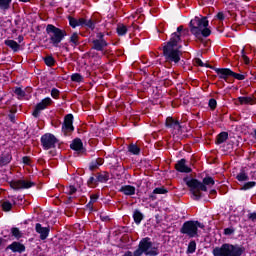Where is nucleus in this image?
Here are the masks:
<instances>
[{
	"mask_svg": "<svg viewBox=\"0 0 256 256\" xmlns=\"http://www.w3.org/2000/svg\"><path fill=\"white\" fill-rule=\"evenodd\" d=\"M181 31L183 26L177 28V32L172 33L170 40L163 46V55L167 63H179L181 61Z\"/></svg>",
	"mask_w": 256,
	"mask_h": 256,
	"instance_id": "nucleus-1",
	"label": "nucleus"
},
{
	"mask_svg": "<svg viewBox=\"0 0 256 256\" xmlns=\"http://www.w3.org/2000/svg\"><path fill=\"white\" fill-rule=\"evenodd\" d=\"M184 183L189 187L192 199H194V201H199V199L203 197L201 191H207V186L213 187V185H215V180L213 177H205L201 182L195 178L186 177L184 178Z\"/></svg>",
	"mask_w": 256,
	"mask_h": 256,
	"instance_id": "nucleus-2",
	"label": "nucleus"
},
{
	"mask_svg": "<svg viewBox=\"0 0 256 256\" xmlns=\"http://www.w3.org/2000/svg\"><path fill=\"white\" fill-rule=\"evenodd\" d=\"M190 27V31L195 37H201V35L203 37H209V35H211V30L207 28L209 27V20H207V17L201 19L196 16L190 21Z\"/></svg>",
	"mask_w": 256,
	"mask_h": 256,
	"instance_id": "nucleus-3",
	"label": "nucleus"
},
{
	"mask_svg": "<svg viewBox=\"0 0 256 256\" xmlns=\"http://www.w3.org/2000/svg\"><path fill=\"white\" fill-rule=\"evenodd\" d=\"M243 253H245V248L229 243L215 247L212 251V255L214 256H241Z\"/></svg>",
	"mask_w": 256,
	"mask_h": 256,
	"instance_id": "nucleus-4",
	"label": "nucleus"
},
{
	"mask_svg": "<svg viewBox=\"0 0 256 256\" xmlns=\"http://www.w3.org/2000/svg\"><path fill=\"white\" fill-rule=\"evenodd\" d=\"M157 256L159 255V247L155 246L151 242V238L146 237L143 238L138 245V249H136L133 253V256Z\"/></svg>",
	"mask_w": 256,
	"mask_h": 256,
	"instance_id": "nucleus-5",
	"label": "nucleus"
},
{
	"mask_svg": "<svg viewBox=\"0 0 256 256\" xmlns=\"http://www.w3.org/2000/svg\"><path fill=\"white\" fill-rule=\"evenodd\" d=\"M199 229H205V225L199 221L189 220L183 223L180 233L186 235L189 239L199 237Z\"/></svg>",
	"mask_w": 256,
	"mask_h": 256,
	"instance_id": "nucleus-6",
	"label": "nucleus"
},
{
	"mask_svg": "<svg viewBox=\"0 0 256 256\" xmlns=\"http://www.w3.org/2000/svg\"><path fill=\"white\" fill-rule=\"evenodd\" d=\"M46 33L50 38V43H52L54 47H59V43L67 36L65 30L57 28L52 24L47 25Z\"/></svg>",
	"mask_w": 256,
	"mask_h": 256,
	"instance_id": "nucleus-7",
	"label": "nucleus"
},
{
	"mask_svg": "<svg viewBox=\"0 0 256 256\" xmlns=\"http://www.w3.org/2000/svg\"><path fill=\"white\" fill-rule=\"evenodd\" d=\"M41 145L45 151H49V149H55V145H57V138L51 133L44 134L41 137Z\"/></svg>",
	"mask_w": 256,
	"mask_h": 256,
	"instance_id": "nucleus-8",
	"label": "nucleus"
},
{
	"mask_svg": "<svg viewBox=\"0 0 256 256\" xmlns=\"http://www.w3.org/2000/svg\"><path fill=\"white\" fill-rule=\"evenodd\" d=\"M92 45V49L95 51H105V47H107L109 43L105 40V35L103 33H98L97 39L92 41Z\"/></svg>",
	"mask_w": 256,
	"mask_h": 256,
	"instance_id": "nucleus-9",
	"label": "nucleus"
},
{
	"mask_svg": "<svg viewBox=\"0 0 256 256\" xmlns=\"http://www.w3.org/2000/svg\"><path fill=\"white\" fill-rule=\"evenodd\" d=\"M51 103H52L51 98L47 97L43 99L40 103L36 105L35 110L32 113L33 117L35 118L39 117L41 111H43V109H47V107H49Z\"/></svg>",
	"mask_w": 256,
	"mask_h": 256,
	"instance_id": "nucleus-10",
	"label": "nucleus"
},
{
	"mask_svg": "<svg viewBox=\"0 0 256 256\" xmlns=\"http://www.w3.org/2000/svg\"><path fill=\"white\" fill-rule=\"evenodd\" d=\"M75 128L73 127V114H68L64 118V123L62 125V131L65 135L71 133Z\"/></svg>",
	"mask_w": 256,
	"mask_h": 256,
	"instance_id": "nucleus-11",
	"label": "nucleus"
},
{
	"mask_svg": "<svg viewBox=\"0 0 256 256\" xmlns=\"http://www.w3.org/2000/svg\"><path fill=\"white\" fill-rule=\"evenodd\" d=\"M34 185L35 182L25 180H17L11 183L12 189H31Z\"/></svg>",
	"mask_w": 256,
	"mask_h": 256,
	"instance_id": "nucleus-12",
	"label": "nucleus"
},
{
	"mask_svg": "<svg viewBox=\"0 0 256 256\" xmlns=\"http://www.w3.org/2000/svg\"><path fill=\"white\" fill-rule=\"evenodd\" d=\"M214 69L215 73L219 76L220 79H224L227 81L229 77H232L233 71L229 68H212Z\"/></svg>",
	"mask_w": 256,
	"mask_h": 256,
	"instance_id": "nucleus-13",
	"label": "nucleus"
},
{
	"mask_svg": "<svg viewBox=\"0 0 256 256\" xmlns=\"http://www.w3.org/2000/svg\"><path fill=\"white\" fill-rule=\"evenodd\" d=\"M135 191H137V189L135 188V186H131V185H123L119 189V193H122L127 197H131L135 195Z\"/></svg>",
	"mask_w": 256,
	"mask_h": 256,
	"instance_id": "nucleus-14",
	"label": "nucleus"
},
{
	"mask_svg": "<svg viewBox=\"0 0 256 256\" xmlns=\"http://www.w3.org/2000/svg\"><path fill=\"white\" fill-rule=\"evenodd\" d=\"M185 163H186L185 159H181L176 163L175 168L176 170L179 171V173H191V168L188 167Z\"/></svg>",
	"mask_w": 256,
	"mask_h": 256,
	"instance_id": "nucleus-15",
	"label": "nucleus"
},
{
	"mask_svg": "<svg viewBox=\"0 0 256 256\" xmlns=\"http://www.w3.org/2000/svg\"><path fill=\"white\" fill-rule=\"evenodd\" d=\"M36 232L39 233L42 241H45V239L49 237V228L41 226L40 223L36 224Z\"/></svg>",
	"mask_w": 256,
	"mask_h": 256,
	"instance_id": "nucleus-16",
	"label": "nucleus"
},
{
	"mask_svg": "<svg viewBox=\"0 0 256 256\" xmlns=\"http://www.w3.org/2000/svg\"><path fill=\"white\" fill-rule=\"evenodd\" d=\"M166 127H170L176 131H181V124H179V121L173 119L172 117H168L166 119Z\"/></svg>",
	"mask_w": 256,
	"mask_h": 256,
	"instance_id": "nucleus-17",
	"label": "nucleus"
},
{
	"mask_svg": "<svg viewBox=\"0 0 256 256\" xmlns=\"http://www.w3.org/2000/svg\"><path fill=\"white\" fill-rule=\"evenodd\" d=\"M13 159V156H11V153L4 152L0 156V167H5V165H9L11 163V160Z\"/></svg>",
	"mask_w": 256,
	"mask_h": 256,
	"instance_id": "nucleus-18",
	"label": "nucleus"
},
{
	"mask_svg": "<svg viewBox=\"0 0 256 256\" xmlns=\"http://www.w3.org/2000/svg\"><path fill=\"white\" fill-rule=\"evenodd\" d=\"M68 21L70 26L75 29V27H83V23H85V18L75 19L71 16H68Z\"/></svg>",
	"mask_w": 256,
	"mask_h": 256,
	"instance_id": "nucleus-19",
	"label": "nucleus"
},
{
	"mask_svg": "<svg viewBox=\"0 0 256 256\" xmlns=\"http://www.w3.org/2000/svg\"><path fill=\"white\" fill-rule=\"evenodd\" d=\"M8 249H11L13 253H23V251H25V245L19 242H13L11 245L8 246Z\"/></svg>",
	"mask_w": 256,
	"mask_h": 256,
	"instance_id": "nucleus-20",
	"label": "nucleus"
},
{
	"mask_svg": "<svg viewBox=\"0 0 256 256\" xmlns=\"http://www.w3.org/2000/svg\"><path fill=\"white\" fill-rule=\"evenodd\" d=\"M4 43L7 47H10L14 53H17V51L21 49V45H19V43H17L15 40H5Z\"/></svg>",
	"mask_w": 256,
	"mask_h": 256,
	"instance_id": "nucleus-21",
	"label": "nucleus"
},
{
	"mask_svg": "<svg viewBox=\"0 0 256 256\" xmlns=\"http://www.w3.org/2000/svg\"><path fill=\"white\" fill-rule=\"evenodd\" d=\"M71 149H73L74 151H81L83 149V142L81 141V139L76 138L74 139V141L71 143L70 145Z\"/></svg>",
	"mask_w": 256,
	"mask_h": 256,
	"instance_id": "nucleus-22",
	"label": "nucleus"
},
{
	"mask_svg": "<svg viewBox=\"0 0 256 256\" xmlns=\"http://www.w3.org/2000/svg\"><path fill=\"white\" fill-rule=\"evenodd\" d=\"M165 193H168L167 189H165V187H159V188H155L152 192V194L150 195L151 199H157V197H155V195H165Z\"/></svg>",
	"mask_w": 256,
	"mask_h": 256,
	"instance_id": "nucleus-23",
	"label": "nucleus"
},
{
	"mask_svg": "<svg viewBox=\"0 0 256 256\" xmlns=\"http://www.w3.org/2000/svg\"><path fill=\"white\" fill-rule=\"evenodd\" d=\"M226 139H229V133L227 132H221L217 138L216 143L217 145H221L222 143H225Z\"/></svg>",
	"mask_w": 256,
	"mask_h": 256,
	"instance_id": "nucleus-24",
	"label": "nucleus"
},
{
	"mask_svg": "<svg viewBox=\"0 0 256 256\" xmlns=\"http://www.w3.org/2000/svg\"><path fill=\"white\" fill-rule=\"evenodd\" d=\"M238 101L241 105H253L255 103V99L252 97H239Z\"/></svg>",
	"mask_w": 256,
	"mask_h": 256,
	"instance_id": "nucleus-25",
	"label": "nucleus"
},
{
	"mask_svg": "<svg viewBox=\"0 0 256 256\" xmlns=\"http://www.w3.org/2000/svg\"><path fill=\"white\" fill-rule=\"evenodd\" d=\"M96 179L98 183H107V181H109V173L107 172L99 173Z\"/></svg>",
	"mask_w": 256,
	"mask_h": 256,
	"instance_id": "nucleus-26",
	"label": "nucleus"
},
{
	"mask_svg": "<svg viewBox=\"0 0 256 256\" xmlns=\"http://www.w3.org/2000/svg\"><path fill=\"white\" fill-rule=\"evenodd\" d=\"M143 213H141V211L139 210H135L133 213V219L134 222L136 223V225H139L141 223V221H143Z\"/></svg>",
	"mask_w": 256,
	"mask_h": 256,
	"instance_id": "nucleus-27",
	"label": "nucleus"
},
{
	"mask_svg": "<svg viewBox=\"0 0 256 256\" xmlns=\"http://www.w3.org/2000/svg\"><path fill=\"white\" fill-rule=\"evenodd\" d=\"M129 153H132V155H139L141 153V149L137 147V144H130L128 146Z\"/></svg>",
	"mask_w": 256,
	"mask_h": 256,
	"instance_id": "nucleus-28",
	"label": "nucleus"
},
{
	"mask_svg": "<svg viewBox=\"0 0 256 256\" xmlns=\"http://www.w3.org/2000/svg\"><path fill=\"white\" fill-rule=\"evenodd\" d=\"M116 31L118 33V35L123 36L127 34V26H125L124 24H118Z\"/></svg>",
	"mask_w": 256,
	"mask_h": 256,
	"instance_id": "nucleus-29",
	"label": "nucleus"
},
{
	"mask_svg": "<svg viewBox=\"0 0 256 256\" xmlns=\"http://www.w3.org/2000/svg\"><path fill=\"white\" fill-rule=\"evenodd\" d=\"M103 165V159H97L90 163V169L93 171L94 169H97V167Z\"/></svg>",
	"mask_w": 256,
	"mask_h": 256,
	"instance_id": "nucleus-30",
	"label": "nucleus"
},
{
	"mask_svg": "<svg viewBox=\"0 0 256 256\" xmlns=\"http://www.w3.org/2000/svg\"><path fill=\"white\" fill-rule=\"evenodd\" d=\"M236 179L238 181H248L249 176L247 175V173H245V170H241V172L237 174Z\"/></svg>",
	"mask_w": 256,
	"mask_h": 256,
	"instance_id": "nucleus-31",
	"label": "nucleus"
},
{
	"mask_svg": "<svg viewBox=\"0 0 256 256\" xmlns=\"http://www.w3.org/2000/svg\"><path fill=\"white\" fill-rule=\"evenodd\" d=\"M70 42L74 47H77V45H79V34H77V32L72 34V36L70 37Z\"/></svg>",
	"mask_w": 256,
	"mask_h": 256,
	"instance_id": "nucleus-32",
	"label": "nucleus"
},
{
	"mask_svg": "<svg viewBox=\"0 0 256 256\" xmlns=\"http://www.w3.org/2000/svg\"><path fill=\"white\" fill-rule=\"evenodd\" d=\"M196 249L197 243L194 240H192L188 245L187 253H195Z\"/></svg>",
	"mask_w": 256,
	"mask_h": 256,
	"instance_id": "nucleus-33",
	"label": "nucleus"
},
{
	"mask_svg": "<svg viewBox=\"0 0 256 256\" xmlns=\"http://www.w3.org/2000/svg\"><path fill=\"white\" fill-rule=\"evenodd\" d=\"M45 64L48 66V67H53V65H55V59L52 57V56H47L45 59Z\"/></svg>",
	"mask_w": 256,
	"mask_h": 256,
	"instance_id": "nucleus-34",
	"label": "nucleus"
},
{
	"mask_svg": "<svg viewBox=\"0 0 256 256\" xmlns=\"http://www.w3.org/2000/svg\"><path fill=\"white\" fill-rule=\"evenodd\" d=\"M11 5V0H0V9H9Z\"/></svg>",
	"mask_w": 256,
	"mask_h": 256,
	"instance_id": "nucleus-35",
	"label": "nucleus"
},
{
	"mask_svg": "<svg viewBox=\"0 0 256 256\" xmlns=\"http://www.w3.org/2000/svg\"><path fill=\"white\" fill-rule=\"evenodd\" d=\"M71 79L76 83H81V81H83V76H81V74L79 73H75V74H72Z\"/></svg>",
	"mask_w": 256,
	"mask_h": 256,
	"instance_id": "nucleus-36",
	"label": "nucleus"
},
{
	"mask_svg": "<svg viewBox=\"0 0 256 256\" xmlns=\"http://www.w3.org/2000/svg\"><path fill=\"white\" fill-rule=\"evenodd\" d=\"M2 208L3 211H11V209H13V204H11L9 201H5L2 203Z\"/></svg>",
	"mask_w": 256,
	"mask_h": 256,
	"instance_id": "nucleus-37",
	"label": "nucleus"
},
{
	"mask_svg": "<svg viewBox=\"0 0 256 256\" xmlns=\"http://www.w3.org/2000/svg\"><path fill=\"white\" fill-rule=\"evenodd\" d=\"M14 93L18 96V99H23V97H25V92L19 87L15 88Z\"/></svg>",
	"mask_w": 256,
	"mask_h": 256,
	"instance_id": "nucleus-38",
	"label": "nucleus"
},
{
	"mask_svg": "<svg viewBox=\"0 0 256 256\" xmlns=\"http://www.w3.org/2000/svg\"><path fill=\"white\" fill-rule=\"evenodd\" d=\"M83 26L88 27L89 29H95V23H93V20L84 19Z\"/></svg>",
	"mask_w": 256,
	"mask_h": 256,
	"instance_id": "nucleus-39",
	"label": "nucleus"
},
{
	"mask_svg": "<svg viewBox=\"0 0 256 256\" xmlns=\"http://www.w3.org/2000/svg\"><path fill=\"white\" fill-rule=\"evenodd\" d=\"M66 193H68V195H75V193H77V188H75L73 185L68 186L66 188Z\"/></svg>",
	"mask_w": 256,
	"mask_h": 256,
	"instance_id": "nucleus-40",
	"label": "nucleus"
},
{
	"mask_svg": "<svg viewBox=\"0 0 256 256\" xmlns=\"http://www.w3.org/2000/svg\"><path fill=\"white\" fill-rule=\"evenodd\" d=\"M232 77H234V79H237L238 81L245 80V74H239V73H235L233 71H232Z\"/></svg>",
	"mask_w": 256,
	"mask_h": 256,
	"instance_id": "nucleus-41",
	"label": "nucleus"
},
{
	"mask_svg": "<svg viewBox=\"0 0 256 256\" xmlns=\"http://www.w3.org/2000/svg\"><path fill=\"white\" fill-rule=\"evenodd\" d=\"M196 65H199V67H209L210 69H213L211 65L203 63V61L199 58L195 60Z\"/></svg>",
	"mask_w": 256,
	"mask_h": 256,
	"instance_id": "nucleus-42",
	"label": "nucleus"
},
{
	"mask_svg": "<svg viewBox=\"0 0 256 256\" xmlns=\"http://www.w3.org/2000/svg\"><path fill=\"white\" fill-rule=\"evenodd\" d=\"M255 185H256L255 181L247 182L246 184H244L242 189H244V190L253 189V187H255Z\"/></svg>",
	"mask_w": 256,
	"mask_h": 256,
	"instance_id": "nucleus-43",
	"label": "nucleus"
},
{
	"mask_svg": "<svg viewBox=\"0 0 256 256\" xmlns=\"http://www.w3.org/2000/svg\"><path fill=\"white\" fill-rule=\"evenodd\" d=\"M97 199H99V194H92L90 196V202L88 205H93V203H97Z\"/></svg>",
	"mask_w": 256,
	"mask_h": 256,
	"instance_id": "nucleus-44",
	"label": "nucleus"
},
{
	"mask_svg": "<svg viewBox=\"0 0 256 256\" xmlns=\"http://www.w3.org/2000/svg\"><path fill=\"white\" fill-rule=\"evenodd\" d=\"M51 95L54 99H57L59 97V90L57 88H53L51 90Z\"/></svg>",
	"mask_w": 256,
	"mask_h": 256,
	"instance_id": "nucleus-45",
	"label": "nucleus"
},
{
	"mask_svg": "<svg viewBox=\"0 0 256 256\" xmlns=\"http://www.w3.org/2000/svg\"><path fill=\"white\" fill-rule=\"evenodd\" d=\"M12 235L14 237H21V231H19V228H12Z\"/></svg>",
	"mask_w": 256,
	"mask_h": 256,
	"instance_id": "nucleus-46",
	"label": "nucleus"
},
{
	"mask_svg": "<svg viewBox=\"0 0 256 256\" xmlns=\"http://www.w3.org/2000/svg\"><path fill=\"white\" fill-rule=\"evenodd\" d=\"M209 107L211 108V109H215V107H217V100H215V99H210L209 100Z\"/></svg>",
	"mask_w": 256,
	"mask_h": 256,
	"instance_id": "nucleus-47",
	"label": "nucleus"
},
{
	"mask_svg": "<svg viewBox=\"0 0 256 256\" xmlns=\"http://www.w3.org/2000/svg\"><path fill=\"white\" fill-rule=\"evenodd\" d=\"M233 233H235V229H233V228H225L224 229V234H226V235H233Z\"/></svg>",
	"mask_w": 256,
	"mask_h": 256,
	"instance_id": "nucleus-48",
	"label": "nucleus"
},
{
	"mask_svg": "<svg viewBox=\"0 0 256 256\" xmlns=\"http://www.w3.org/2000/svg\"><path fill=\"white\" fill-rule=\"evenodd\" d=\"M216 18L219 19V21H223V19H225V14H223V12H219L216 15Z\"/></svg>",
	"mask_w": 256,
	"mask_h": 256,
	"instance_id": "nucleus-49",
	"label": "nucleus"
},
{
	"mask_svg": "<svg viewBox=\"0 0 256 256\" xmlns=\"http://www.w3.org/2000/svg\"><path fill=\"white\" fill-rule=\"evenodd\" d=\"M97 178L95 179V177L91 176L88 180V185H93V183H97Z\"/></svg>",
	"mask_w": 256,
	"mask_h": 256,
	"instance_id": "nucleus-50",
	"label": "nucleus"
},
{
	"mask_svg": "<svg viewBox=\"0 0 256 256\" xmlns=\"http://www.w3.org/2000/svg\"><path fill=\"white\" fill-rule=\"evenodd\" d=\"M248 219H250V221H256V213H250L248 215Z\"/></svg>",
	"mask_w": 256,
	"mask_h": 256,
	"instance_id": "nucleus-51",
	"label": "nucleus"
},
{
	"mask_svg": "<svg viewBox=\"0 0 256 256\" xmlns=\"http://www.w3.org/2000/svg\"><path fill=\"white\" fill-rule=\"evenodd\" d=\"M22 160L25 165H29V161H31L27 156L23 157Z\"/></svg>",
	"mask_w": 256,
	"mask_h": 256,
	"instance_id": "nucleus-52",
	"label": "nucleus"
},
{
	"mask_svg": "<svg viewBox=\"0 0 256 256\" xmlns=\"http://www.w3.org/2000/svg\"><path fill=\"white\" fill-rule=\"evenodd\" d=\"M243 59L244 63H246V65H249V57H247V55H243Z\"/></svg>",
	"mask_w": 256,
	"mask_h": 256,
	"instance_id": "nucleus-53",
	"label": "nucleus"
},
{
	"mask_svg": "<svg viewBox=\"0 0 256 256\" xmlns=\"http://www.w3.org/2000/svg\"><path fill=\"white\" fill-rule=\"evenodd\" d=\"M102 221H109V216H100Z\"/></svg>",
	"mask_w": 256,
	"mask_h": 256,
	"instance_id": "nucleus-54",
	"label": "nucleus"
},
{
	"mask_svg": "<svg viewBox=\"0 0 256 256\" xmlns=\"http://www.w3.org/2000/svg\"><path fill=\"white\" fill-rule=\"evenodd\" d=\"M241 55H242V58H243V55H245V48H243V49L241 50Z\"/></svg>",
	"mask_w": 256,
	"mask_h": 256,
	"instance_id": "nucleus-55",
	"label": "nucleus"
},
{
	"mask_svg": "<svg viewBox=\"0 0 256 256\" xmlns=\"http://www.w3.org/2000/svg\"><path fill=\"white\" fill-rule=\"evenodd\" d=\"M21 39H23V37L20 36V37H19V40L21 41Z\"/></svg>",
	"mask_w": 256,
	"mask_h": 256,
	"instance_id": "nucleus-56",
	"label": "nucleus"
},
{
	"mask_svg": "<svg viewBox=\"0 0 256 256\" xmlns=\"http://www.w3.org/2000/svg\"><path fill=\"white\" fill-rule=\"evenodd\" d=\"M212 193H217L215 190H212Z\"/></svg>",
	"mask_w": 256,
	"mask_h": 256,
	"instance_id": "nucleus-57",
	"label": "nucleus"
},
{
	"mask_svg": "<svg viewBox=\"0 0 256 256\" xmlns=\"http://www.w3.org/2000/svg\"><path fill=\"white\" fill-rule=\"evenodd\" d=\"M156 219H159V215H156Z\"/></svg>",
	"mask_w": 256,
	"mask_h": 256,
	"instance_id": "nucleus-58",
	"label": "nucleus"
},
{
	"mask_svg": "<svg viewBox=\"0 0 256 256\" xmlns=\"http://www.w3.org/2000/svg\"><path fill=\"white\" fill-rule=\"evenodd\" d=\"M244 1H249V0H244Z\"/></svg>",
	"mask_w": 256,
	"mask_h": 256,
	"instance_id": "nucleus-59",
	"label": "nucleus"
}]
</instances>
